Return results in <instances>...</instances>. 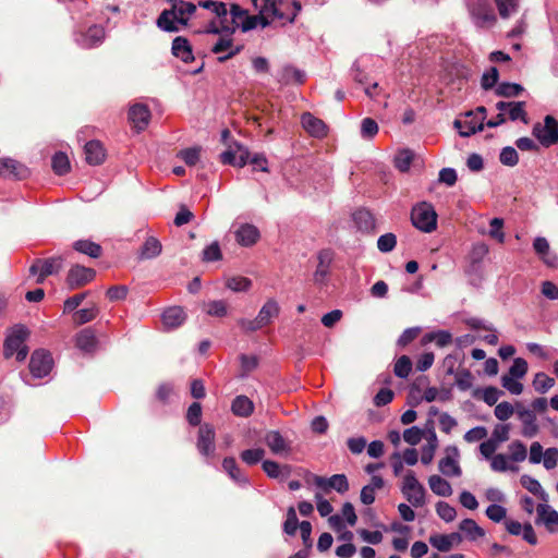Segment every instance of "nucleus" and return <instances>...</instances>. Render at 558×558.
I'll use <instances>...</instances> for the list:
<instances>
[{
    "label": "nucleus",
    "instance_id": "f257e3e1",
    "mask_svg": "<svg viewBox=\"0 0 558 558\" xmlns=\"http://www.w3.org/2000/svg\"><path fill=\"white\" fill-rule=\"evenodd\" d=\"M281 0H260L258 3V14L250 15L248 11L236 3H230L228 15L222 20V28L226 34H233L236 29L243 33L250 32L260 25L263 28L270 25L275 20H284L279 5Z\"/></svg>",
    "mask_w": 558,
    "mask_h": 558
},
{
    "label": "nucleus",
    "instance_id": "f03ea898",
    "mask_svg": "<svg viewBox=\"0 0 558 558\" xmlns=\"http://www.w3.org/2000/svg\"><path fill=\"white\" fill-rule=\"evenodd\" d=\"M171 8L163 10L157 19V26L165 32H179L187 25L189 19L196 11V5L183 0H169Z\"/></svg>",
    "mask_w": 558,
    "mask_h": 558
},
{
    "label": "nucleus",
    "instance_id": "7ed1b4c3",
    "mask_svg": "<svg viewBox=\"0 0 558 558\" xmlns=\"http://www.w3.org/2000/svg\"><path fill=\"white\" fill-rule=\"evenodd\" d=\"M411 220L415 228L429 233L437 227V213L432 204L422 202L412 208Z\"/></svg>",
    "mask_w": 558,
    "mask_h": 558
},
{
    "label": "nucleus",
    "instance_id": "20e7f679",
    "mask_svg": "<svg viewBox=\"0 0 558 558\" xmlns=\"http://www.w3.org/2000/svg\"><path fill=\"white\" fill-rule=\"evenodd\" d=\"M27 336V330L19 326L13 329V331L7 337L4 341V356L7 359L16 354L17 361H24L27 356V349L24 344V341Z\"/></svg>",
    "mask_w": 558,
    "mask_h": 558
},
{
    "label": "nucleus",
    "instance_id": "39448f33",
    "mask_svg": "<svg viewBox=\"0 0 558 558\" xmlns=\"http://www.w3.org/2000/svg\"><path fill=\"white\" fill-rule=\"evenodd\" d=\"M532 133L543 146L555 145L558 143V121L551 116H546L544 125L541 123L534 124Z\"/></svg>",
    "mask_w": 558,
    "mask_h": 558
},
{
    "label": "nucleus",
    "instance_id": "423d86ee",
    "mask_svg": "<svg viewBox=\"0 0 558 558\" xmlns=\"http://www.w3.org/2000/svg\"><path fill=\"white\" fill-rule=\"evenodd\" d=\"M64 258L54 256L46 259H36L29 267L32 275H38L37 283H43L45 278L59 272L63 267Z\"/></svg>",
    "mask_w": 558,
    "mask_h": 558
},
{
    "label": "nucleus",
    "instance_id": "0eeeda50",
    "mask_svg": "<svg viewBox=\"0 0 558 558\" xmlns=\"http://www.w3.org/2000/svg\"><path fill=\"white\" fill-rule=\"evenodd\" d=\"M402 493L414 507L422 506L425 499V488L416 480L413 472H409L403 480Z\"/></svg>",
    "mask_w": 558,
    "mask_h": 558
},
{
    "label": "nucleus",
    "instance_id": "6e6552de",
    "mask_svg": "<svg viewBox=\"0 0 558 558\" xmlns=\"http://www.w3.org/2000/svg\"><path fill=\"white\" fill-rule=\"evenodd\" d=\"M517 416L522 423L521 434L524 437L532 438L538 434L539 426L537 424L536 414L520 401H517Z\"/></svg>",
    "mask_w": 558,
    "mask_h": 558
},
{
    "label": "nucleus",
    "instance_id": "1a4fd4ad",
    "mask_svg": "<svg viewBox=\"0 0 558 558\" xmlns=\"http://www.w3.org/2000/svg\"><path fill=\"white\" fill-rule=\"evenodd\" d=\"M95 276L96 272L93 268L74 265L66 274L65 283L70 290H74L90 282Z\"/></svg>",
    "mask_w": 558,
    "mask_h": 558
},
{
    "label": "nucleus",
    "instance_id": "9d476101",
    "mask_svg": "<svg viewBox=\"0 0 558 558\" xmlns=\"http://www.w3.org/2000/svg\"><path fill=\"white\" fill-rule=\"evenodd\" d=\"M52 368V357L49 353L39 350L35 351L29 361V371L36 378L47 376Z\"/></svg>",
    "mask_w": 558,
    "mask_h": 558
},
{
    "label": "nucleus",
    "instance_id": "9b49d317",
    "mask_svg": "<svg viewBox=\"0 0 558 558\" xmlns=\"http://www.w3.org/2000/svg\"><path fill=\"white\" fill-rule=\"evenodd\" d=\"M215 428L208 423H204L199 426L197 433V449L203 456H211L215 452Z\"/></svg>",
    "mask_w": 558,
    "mask_h": 558
},
{
    "label": "nucleus",
    "instance_id": "f8f14e48",
    "mask_svg": "<svg viewBox=\"0 0 558 558\" xmlns=\"http://www.w3.org/2000/svg\"><path fill=\"white\" fill-rule=\"evenodd\" d=\"M446 457L439 460V471L446 476H460L461 468L457 461L459 450L454 446L446 448Z\"/></svg>",
    "mask_w": 558,
    "mask_h": 558
},
{
    "label": "nucleus",
    "instance_id": "ddd939ff",
    "mask_svg": "<svg viewBox=\"0 0 558 558\" xmlns=\"http://www.w3.org/2000/svg\"><path fill=\"white\" fill-rule=\"evenodd\" d=\"M314 484L326 493L335 489L340 494H344L349 490V482L344 474H336L329 478L315 476Z\"/></svg>",
    "mask_w": 558,
    "mask_h": 558
},
{
    "label": "nucleus",
    "instance_id": "4468645a",
    "mask_svg": "<svg viewBox=\"0 0 558 558\" xmlns=\"http://www.w3.org/2000/svg\"><path fill=\"white\" fill-rule=\"evenodd\" d=\"M301 123L303 129L313 137L323 138L328 134L327 124L311 112H304L301 116Z\"/></svg>",
    "mask_w": 558,
    "mask_h": 558
},
{
    "label": "nucleus",
    "instance_id": "2eb2a0df",
    "mask_svg": "<svg viewBox=\"0 0 558 558\" xmlns=\"http://www.w3.org/2000/svg\"><path fill=\"white\" fill-rule=\"evenodd\" d=\"M28 174L27 168L12 158L0 159V175L4 178L23 179Z\"/></svg>",
    "mask_w": 558,
    "mask_h": 558
},
{
    "label": "nucleus",
    "instance_id": "dca6fc26",
    "mask_svg": "<svg viewBox=\"0 0 558 558\" xmlns=\"http://www.w3.org/2000/svg\"><path fill=\"white\" fill-rule=\"evenodd\" d=\"M186 314L181 306H170L162 312L161 320L166 329H175L183 325Z\"/></svg>",
    "mask_w": 558,
    "mask_h": 558
},
{
    "label": "nucleus",
    "instance_id": "f3484780",
    "mask_svg": "<svg viewBox=\"0 0 558 558\" xmlns=\"http://www.w3.org/2000/svg\"><path fill=\"white\" fill-rule=\"evenodd\" d=\"M461 541L460 533L434 534L429 537L430 545L439 551H449L453 546L459 545Z\"/></svg>",
    "mask_w": 558,
    "mask_h": 558
},
{
    "label": "nucleus",
    "instance_id": "a211bd4d",
    "mask_svg": "<svg viewBox=\"0 0 558 558\" xmlns=\"http://www.w3.org/2000/svg\"><path fill=\"white\" fill-rule=\"evenodd\" d=\"M260 234L258 229L250 223L242 225L236 231H235V240L236 242L242 246H252L254 245Z\"/></svg>",
    "mask_w": 558,
    "mask_h": 558
},
{
    "label": "nucleus",
    "instance_id": "6ab92c4d",
    "mask_svg": "<svg viewBox=\"0 0 558 558\" xmlns=\"http://www.w3.org/2000/svg\"><path fill=\"white\" fill-rule=\"evenodd\" d=\"M318 265L314 274V279L317 282H323L329 272V267L333 259V252L331 250H322L318 255Z\"/></svg>",
    "mask_w": 558,
    "mask_h": 558
},
{
    "label": "nucleus",
    "instance_id": "aec40b11",
    "mask_svg": "<svg viewBox=\"0 0 558 558\" xmlns=\"http://www.w3.org/2000/svg\"><path fill=\"white\" fill-rule=\"evenodd\" d=\"M85 159L89 165H100L106 157L105 148L98 141H90L84 146Z\"/></svg>",
    "mask_w": 558,
    "mask_h": 558
},
{
    "label": "nucleus",
    "instance_id": "412c9836",
    "mask_svg": "<svg viewBox=\"0 0 558 558\" xmlns=\"http://www.w3.org/2000/svg\"><path fill=\"white\" fill-rule=\"evenodd\" d=\"M171 50L173 56L180 58L185 63L194 60L192 46L185 37H175L172 41Z\"/></svg>",
    "mask_w": 558,
    "mask_h": 558
},
{
    "label": "nucleus",
    "instance_id": "4be33fe9",
    "mask_svg": "<svg viewBox=\"0 0 558 558\" xmlns=\"http://www.w3.org/2000/svg\"><path fill=\"white\" fill-rule=\"evenodd\" d=\"M353 220L357 229L362 232H372L375 229V218L373 214L364 208L353 214Z\"/></svg>",
    "mask_w": 558,
    "mask_h": 558
},
{
    "label": "nucleus",
    "instance_id": "5701e85b",
    "mask_svg": "<svg viewBox=\"0 0 558 558\" xmlns=\"http://www.w3.org/2000/svg\"><path fill=\"white\" fill-rule=\"evenodd\" d=\"M265 442L275 454L289 451L287 441L278 430L268 432L265 436Z\"/></svg>",
    "mask_w": 558,
    "mask_h": 558
},
{
    "label": "nucleus",
    "instance_id": "b1692460",
    "mask_svg": "<svg viewBox=\"0 0 558 558\" xmlns=\"http://www.w3.org/2000/svg\"><path fill=\"white\" fill-rule=\"evenodd\" d=\"M280 308L277 301L270 299L268 300L256 316L258 322L265 327L271 323L272 318H276L279 315Z\"/></svg>",
    "mask_w": 558,
    "mask_h": 558
},
{
    "label": "nucleus",
    "instance_id": "393cba45",
    "mask_svg": "<svg viewBox=\"0 0 558 558\" xmlns=\"http://www.w3.org/2000/svg\"><path fill=\"white\" fill-rule=\"evenodd\" d=\"M263 470L271 478H284L291 474L290 465H280L278 462L272 460H265L263 462Z\"/></svg>",
    "mask_w": 558,
    "mask_h": 558
},
{
    "label": "nucleus",
    "instance_id": "a878e982",
    "mask_svg": "<svg viewBox=\"0 0 558 558\" xmlns=\"http://www.w3.org/2000/svg\"><path fill=\"white\" fill-rule=\"evenodd\" d=\"M509 534L521 536L530 545L537 544V536L533 529V525H506Z\"/></svg>",
    "mask_w": 558,
    "mask_h": 558
},
{
    "label": "nucleus",
    "instance_id": "bb28decb",
    "mask_svg": "<svg viewBox=\"0 0 558 558\" xmlns=\"http://www.w3.org/2000/svg\"><path fill=\"white\" fill-rule=\"evenodd\" d=\"M162 252L161 242L150 235L147 236L145 242L142 244V259H153L159 256Z\"/></svg>",
    "mask_w": 558,
    "mask_h": 558
},
{
    "label": "nucleus",
    "instance_id": "cd10ccee",
    "mask_svg": "<svg viewBox=\"0 0 558 558\" xmlns=\"http://www.w3.org/2000/svg\"><path fill=\"white\" fill-rule=\"evenodd\" d=\"M198 7L209 10L211 13H214L216 15L218 21L221 23H222V20H225L226 16L228 15L229 7L227 5V3L222 2V1L199 0Z\"/></svg>",
    "mask_w": 558,
    "mask_h": 558
},
{
    "label": "nucleus",
    "instance_id": "c85d7f7f",
    "mask_svg": "<svg viewBox=\"0 0 558 558\" xmlns=\"http://www.w3.org/2000/svg\"><path fill=\"white\" fill-rule=\"evenodd\" d=\"M234 415L247 417L253 413L254 404L246 396H238L231 405Z\"/></svg>",
    "mask_w": 558,
    "mask_h": 558
},
{
    "label": "nucleus",
    "instance_id": "c756f323",
    "mask_svg": "<svg viewBox=\"0 0 558 558\" xmlns=\"http://www.w3.org/2000/svg\"><path fill=\"white\" fill-rule=\"evenodd\" d=\"M428 485L432 492L438 496L448 497L452 495L450 483L439 475L429 476Z\"/></svg>",
    "mask_w": 558,
    "mask_h": 558
},
{
    "label": "nucleus",
    "instance_id": "7c9ffc66",
    "mask_svg": "<svg viewBox=\"0 0 558 558\" xmlns=\"http://www.w3.org/2000/svg\"><path fill=\"white\" fill-rule=\"evenodd\" d=\"M76 347L84 352H92L96 348V337L93 330L83 329L76 336Z\"/></svg>",
    "mask_w": 558,
    "mask_h": 558
},
{
    "label": "nucleus",
    "instance_id": "2f4dec72",
    "mask_svg": "<svg viewBox=\"0 0 558 558\" xmlns=\"http://www.w3.org/2000/svg\"><path fill=\"white\" fill-rule=\"evenodd\" d=\"M73 248L82 254L88 255L93 258H98L101 255V246L89 240H78L74 242Z\"/></svg>",
    "mask_w": 558,
    "mask_h": 558
},
{
    "label": "nucleus",
    "instance_id": "473e14b6",
    "mask_svg": "<svg viewBox=\"0 0 558 558\" xmlns=\"http://www.w3.org/2000/svg\"><path fill=\"white\" fill-rule=\"evenodd\" d=\"M356 519L357 517L355 514L353 505L351 502H345L342 506L341 513L330 515L328 523H343L344 521L347 523H355Z\"/></svg>",
    "mask_w": 558,
    "mask_h": 558
},
{
    "label": "nucleus",
    "instance_id": "72a5a7b5",
    "mask_svg": "<svg viewBox=\"0 0 558 558\" xmlns=\"http://www.w3.org/2000/svg\"><path fill=\"white\" fill-rule=\"evenodd\" d=\"M391 531L402 534L400 537H395L392 539V546L398 551H404L409 546L408 534L410 533L409 525H390Z\"/></svg>",
    "mask_w": 558,
    "mask_h": 558
},
{
    "label": "nucleus",
    "instance_id": "f704fd0d",
    "mask_svg": "<svg viewBox=\"0 0 558 558\" xmlns=\"http://www.w3.org/2000/svg\"><path fill=\"white\" fill-rule=\"evenodd\" d=\"M453 124H454V128L459 130L460 135L463 137H468L472 134L482 132L484 130L483 122L475 123L473 120L464 121V122H462L460 120H456Z\"/></svg>",
    "mask_w": 558,
    "mask_h": 558
},
{
    "label": "nucleus",
    "instance_id": "c9c22d12",
    "mask_svg": "<svg viewBox=\"0 0 558 558\" xmlns=\"http://www.w3.org/2000/svg\"><path fill=\"white\" fill-rule=\"evenodd\" d=\"M537 523H558V512L547 504L536 507Z\"/></svg>",
    "mask_w": 558,
    "mask_h": 558
},
{
    "label": "nucleus",
    "instance_id": "e433bc0d",
    "mask_svg": "<svg viewBox=\"0 0 558 558\" xmlns=\"http://www.w3.org/2000/svg\"><path fill=\"white\" fill-rule=\"evenodd\" d=\"M222 468L234 481L241 484L248 483V480L242 475L234 458H225L222 461Z\"/></svg>",
    "mask_w": 558,
    "mask_h": 558
},
{
    "label": "nucleus",
    "instance_id": "4c0bfd02",
    "mask_svg": "<svg viewBox=\"0 0 558 558\" xmlns=\"http://www.w3.org/2000/svg\"><path fill=\"white\" fill-rule=\"evenodd\" d=\"M52 170L58 175H64L70 171V160L64 153H56L51 161Z\"/></svg>",
    "mask_w": 558,
    "mask_h": 558
},
{
    "label": "nucleus",
    "instance_id": "58836bf2",
    "mask_svg": "<svg viewBox=\"0 0 558 558\" xmlns=\"http://www.w3.org/2000/svg\"><path fill=\"white\" fill-rule=\"evenodd\" d=\"M523 90L524 88L520 84L504 82L497 86L495 93L500 97L510 98L519 96Z\"/></svg>",
    "mask_w": 558,
    "mask_h": 558
},
{
    "label": "nucleus",
    "instance_id": "ea45409f",
    "mask_svg": "<svg viewBox=\"0 0 558 558\" xmlns=\"http://www.w3.org/2000/svg\"><path fill=\"white\" fill-rule=\"evenodd\" d=\"M252 286L251 279L242 276L229 277L226 279V287L233 292H245Z\"/></svg>",
    "mask_w": 558,
    "mask_h": 558
},
{
    "label": "nucleus",
    "instance_id": "a19ab883",
    "mask_svg": "<svg viewBox=\"0 0 558 558\" xmlns=\"http://www.w3.org/2000/svg\"><path fill=\"white\" fill-rule=\"evenodd\" d=\"M437 447H438L437 436L434 432H432L429 438L427 439L426 446H424L422 449V456H421L422 463L429 464L433 461Z\"/></svg>",
    "mask_w": 558,
    "mask_h": 558
},
{
    "label": "nucleus",
    "instance_id": "79ce46f5",
    "mask_svg": "<svg viewBox=\"0 0 558 558\" xmlns=\"http://www.w3.org/2000/svg\"><path fill=\"white\" fill-rule=\"evenodd\" d=\"M533 388L538 393H545L555 385V379L545 373H537L533 379Z\"/></svg>",
    "mask_w": 558,
    "mask_h": 558
},
{
    "label": "nucleus",
    "instance_id": "37998d69",
    "mask_svg": "<svg viewBox=\"0 0 558 558\" xmlns=\"http://www.w3.org/2000/svg\"><path fill=\"white\" fill-rule=\"evenodd\" d=\"M414 154L410 149L399 151L395 157V166L401 172H407L413 161Z\"/></svg>",
    "mask_w": 558,
    "mask_h": 558
},
{
    "label": "nucleus",
    "instance_id": "c03bdc74",
    "mask_svg": "<svg viewBox=\"0 0 558 558\" xmlns=\"http://www.w3.org/2000/svg\"><path fill=\"white\" fill-rule=\"evenodd\" d=\"M205 311L210 316L225 317L228 314V304L222 300L210 301L205 304Z\"/></svg>",
    "mask_w": 558,
    "mask_h": 558
},
{
    "label": "nucleus",
    "instance_id": "a18cd8bd",
    "mask_svg": "<svg viewBox=\"0 0 558 558\" xmlns=\"http://www.w3.org/2000/svg\"><path fill=\"white\" fill-rule=\"evenodd\" d=\"M105 37V32L100 26H93L90 27L83 39V46L84 47H93L97 44H99L102 38Z\"/></svg>",
    "mask_w": 558,
    "mask_h": 558
},
{
    "label": "nucleus",
    "instance_id": "49530a36",
    "mask_svg": "<svg viewBox=\"0 0 558 558\" xmlns=\"http://www.w3.org/2000/svg\"><path fill=\"white\" fill-rule=\"evenodd\" d=\"M228 149H232L233 153L238 154V162L236 167H244L250 157V151L246 147H244L242 144H240L236 141H231L229 144L226 145Z\"/></svg>",
    "mask_w": 558,
    "mask_h": 558
},
{
    "label": "nucleus",
    "instance_id": "de8ad7c7",
    "mask_svg": "<svg viewBox=\"0 0 558 558\" xmlns=\"http://www.w3.org/2000/svg\"><path fill=\"white\" fill-rule=\"evenodd\" d=\"M473 16L476 20V23L480 26H485L487 24H493L495 22V15L493 12L487 8L486 3L483 5H480V8L475 11H473Z\"/></svg>",
    "mask_w": 558,
    "mask_h": 558
},
{
    "label": "nucleus",
    "instance_id": "09e8293b",
    "mask_svg": "<svg viewBox=\"0 0 558 558\" xmlns=\"http://www.w3.org/2000/svg\"><path fill=\"white\" fill-rule=\"evenodd\" d=\"M412 369L411 359L407 355L400 356L395 363L393 372L397 377L407 378Z\"/></svg>",
    "mask_w": 558,
    "mask_h": 558
},
{
    "label": "nucleus",
    "instance_id": "8fccbe9b",
    "mask_svg": "<svg viewBox=\"0 0 558 558\" xmlns=\"http://www.w3.org/2000/svg\"><path fill=\"white\" fill-rule=\"evenodd\" d=\"M495 416L500 421H506L514 413L517 414V402L511 404L510 402L504 401L496 405Z\"/></svg>",
    "mask_w": 558,
    "mask_h": 558
},
{
    "label": "nucleus",
    "instance_id": "3c124183",
    "mask_svg": "<svg viewBox=\"0 0 558 558\" xmlns=\"http://www.w3.org/2000/svg\"><path fill=\"white\" fill-rule=\"evenodd\" d=\"M454 377L456 385L460 390L465 391L470 389L473 385V375L466 368L458 369V372L454 374Z\"/></svg>",
    "mask_w": 558,
    "mask_h": 558
},
{
    "label": "nucleus",
    "instance_id": "603ef678",
    "mask_svg": "<svg viewBox=\"0 0 558 558\" xmlns=\"http://www.w3.org/2000/svg\"><path fill=\"white\" fill-rule=\"evenodd\" d=\"M524 101H512L509 108V118L512 121L521 120L523 123H529L526 111L524 110Z\"/></svg>",
    "mask_w": 558,
    "mask_h": 558
},
{
    "label": "nucleus",
    "instance_id": "864d4df0",
    "mask_svg": "<svg viewBox=\"0 0 558 558\" xmlns=\"http://www.w3.org/2000/svg\"><path fill=\"white\" fill-rule=\"evenodd\" d=\"M201 150V147L182 149L178 153V157H180L187 166H195L199 160Z\"/></svg>",
    "mask_w": 558,
    "mask_h": 558
},
{
    "label": "nucleus",
    "instance_id": "5fc2aeb1",
    "mask_svg": "<svg viewBox=\"0 0 558 558\" xmlns=\"http://www.w3.org/2000/svg\"><path fill=\"white\" fill-rule=\"evenodd\" d=\"M265 456V450L262 448L247 449L241 452V459L248 465H254L262 461Z\"/></svg>",
    "mask_w": 558,
    "mask_h": 558
},
{
    "label": "nucleus",
    "instance_id": "6e6d98bb",
    "mask_svg": "<svg viewBox=\"0 0 558 558\" xmlns=\"http://www.w3.org/2000/svg\"><path fill=\"white\" fill-rule=\"evenodd\" d=\"M533 247L535 252L543 258V260L549 265L554 266L555 263L547 259L545 256L549 253V243L545 238L538 236L534 240Z\"/></svg>",
    "mask_w": 558,
    "mask_h": 558
},
{
    "label": "nucleus",
    "instance_id": "4d7b16f0",
    "mask_svg": "<svg viewBox=\"0 0 558 558\" xmlns=\"http://www.w3.org/2000/svg\"><path fill=\"white\" fill-rule=\"evenodd\" d=\"M280 81L286 84L290 83L291 81L302 83L303 73L300 70H298L291 65H287L281 71Z\"/></svg>",
    "mask_w": 558,
    "mask_h": 558
},
{
    "label": "nucleus",
    "instance_id": "13d9d810",
    "mask_svg": "<svg viewBox=\"0 0 558 558\" xmlns=\"http://www.w3.org/2000/svg\"><path fill=\"white\" fill-rule=\"evenodd\" d=\"M499 72L497 68L492 66L487 72L482 75L481 85L483 89H492L498 82Z\"/></svg>",
    "mask_w": 558,
    "mask_h": 558
},
{
    "label": "nucleus",
    "instance_id": "bf43d9fd",
    "mask_svg": "<svg viewBox=\"0 0 558 558\" xmlns=\"http://www.w3.org/2000/svg\"><path fill=\"white\" fill-rule=\"evenodd\" d=\"M397 244V238L393 233H386L379 236L377 247L383 253L391 252Z\"/></svg>",
    "mask_w": 558,
    "mask_h": 558
},
{
    "label": "nucleus",
    "instance_id": "052dcab7",
    "mask_svg": "<svg viewBox=\"0 0 558 558\" xmlns=\"http://www.w3.org/2000/svg\"><path fill=\"white\" fill-rule=\"evenodd\" d=\"M222 258V253L217 241L213 242L210 245L204 248L203 251V260L204 262H216Z\"/></svg>",
    "mask_w": 558,
    "mask_h": 558
},
{
    "label": "nucleus",
    "instance_id": "680f3d73",
    "mask_svg": "<svg viewBox=\"0 0 558 558\" xmlns=\"http://www.w3.org/2000/svg\"><path fill=\"white\" fill-rule=\"evenodd\" d=\"M501 385L512 395H520L523 391V385L517 380V377H512L508 374L501 377Z\"/></svg>",
    "mask_w": 558,
    "mask_h": 558
},
{
    "label": "nucleus",
    "instance_id": "e2e57ef3",
    "mask_svg": "<svg viewBox=\"0 0 558 558\" xmlns=\"http://www.w3.org/2000/svg\"><path fill=\"white\" fill-rule=\"evenodd\" d=\"M426 341H435V343L442 348L451 343L452 336L450 332L441 330L438 332H432L425 336Z\"/></svg>",
    "mask_w": 558,
    "mask_h": 558
},
{
    "label": "nucleus",
    "instance_id": "0e129e2a",
    "mask_svg": "<svg viewBox=\"0 0 558 558\" xmlns=\"http://www.w3.org/2000/svg\"><path fill=\"white\" fill-rule=\"evenodd\" d=\"M500 162L508 167H514L519 162L517 150L511 146L502 148L500 153Z\"/></svg>",
    "mask_w": 558,
    "mask_h": 558
},
{
    "label": "nucleus",
    "instance_id": "69168bd1",
    "mask_svg": "<svg viewBox=\"0 0 558 558\" xmlns=\"http://www.w3.org/2000/svg\"><path fill=\"white\" fill-rule=\"evenodd\" d=\"M202 420V405L199 402H193L186 412V421L192 426H197L201 424Z\"/></svg>",
    "mask_w": 558,
    "mask_h": 558
},
{
    "label": "nucleus",
    "instance_id": "338daca9",
    "mask_svg": "<svg viewBox=\"0 0 558 558\" xmlns=\"http://www.w3.org/2000/svg\"><path fill=\"white\" fill-rule=\"evenodd\" d=\"M527 372V363L522 357H517L513 361L512 366L509 368L508 375L517 378H522Z\"/></svg>",
    "mask_w": 558,
    "mask_h": 558
},
{
    "label": "nucleus",
    "instance_id": "774afa93",
    "mask_svg": "<svg viewBox=\"0 0 558 558\" xmlns=\"http://www.w3.org/2000/svg\"><path fill=\"white\" fill-rule=\"evenodd\" d=\"M193 218L194 214L185 205L182 204L180 205L179 211L174 217L173 223L177 227H181L191 222Z\"/></svg>",
    "mask_w": 558,
    "mask_h": 558
}]
</instances>
